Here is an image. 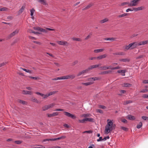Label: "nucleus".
<instances>
[{"mask_svg":"<svg viewBox=\"0 0 148 148\" xmlns=\"http://www.w3.org/2000/svg\"><path fill=\"white\" fill-rule=\"evenodd\" d=\"M112 120L110 119H108L107 124L105 127V129L104 131L105 133L106 134H108L109 133L111 132V126L112 125L113 122Z\"/></svg>","mask_w":148,"mask_h":148,"instance_id":"obj_1","label":"nucleus"},{"mask_svg":"<svg viewBox=\"0 0 148 148\" xmlns=\"http://www.w3.org/2000/svg\"><path fill=\"white\" fill-rule=\"evenodd\" d=\"M54 105V104L52 103L47 105L45 106L42 108V110L43 111H45L50 108H52Z\"/></svg>","mask_w":148,"mask_h":148,"instance_id":"obj_2","label":"nucleus"},{"mask_svg":"<svg viewBox=\"0 0 148 148\" xmlns=\"http://www.w3.org/2000/svg\"><path fill=\"white\" fill-rule=\"evenodd\" d=\"M64 112V115L68 117L71 118L73 119H75L76 118V116L74 115L71 114L69 112Z\"/></svg>","mask_w":148,"mask_h":148,"instance_id":"obj_3","label":"nucleus"},{"mask_svg":"<svg viewBox=\"0 0 148 148\" xmlns=\"http://www.w3.org/2000/svg\"><path fill=\"white\" fill-rule=\"evenodd\" d=\"M75 77V75L74 74H69L68 75L64 76V79H74Z\"/></svg>","mask_w":148,"mask_h":148,"instance_id":"obj_4","label":"nucleus"},{"mask_svg":"<svg viewBox=\"0 0 148 148\" xmlns=\"http://www.w3.org/2000/svg\"><path fill=\"white\" fill-rule=\"evenodd\" d=\"M141 0H132L130 2L131 7L136 6L139 1Z\"/></svg>","mask_w":148,"mask_h":148,"instance_id":"obj_5","label":"nucleus"},{"mask_svg":"<svg viewBox=\"0 0 148 148\" xmlns=\"http://www.w3.org/2000/svg\"><path fill=\"white\" fill-rule=\"evenodd\" d=\"M57 92V91H53V92H50L47 94L45 95V94L44 96V97H43V99L46 98L56 93Z\"/></svg>","mask_w":148,"mask_h":148,"instance_id":"obj_6","label":"nucleus"},{"mask_svg":"<svg viewBox=\"0 0 148 148\" xmlns=\"http://www.w3.org/2000/svg\"><path fill=\"white\" fill-rule=\"evenodd\" d=\"M131 46V49H132L136 48V47L139 46L138 42H134L130 44Z\"/></svg>","mask_w":148,"mask_h":148,"instance_id":"obj_7","label":"nucleus"},{"mask_svg":"<svg viewBox=\"0 0 148 148\" xmlns=\"http://www.w3.org/2000/svg\"><path fill=\"white\" fill-rule=\"evenodd\" d=\"M19 32V30L16 29L15 31L12 32L9 35V37L11 38L13 36H14L16 34H17Z\"/></svg>","mask_w":148,"mask_h":148,"instance_id":"obj_8","label":"nucleus"},{"mask_svg":"<svg viewBox=\"0 0 148 148\" xmlns=\"http://www.w3.org/2000/svg\"><path fill=\"white\" fill-rule=\"evenodd\" d=\"M32 148H45V147L40 145H35L31 146Z\"/></svg>","mask_w":148,"mask_h":148,"instance_id":"obj_9","label":"nucleus"},{"mask_svg":"<svg viewBox=\"0 0 148 148\" xmlns=\"http://www.w3.org/2000/svg\"><path fill=\"white\" fill-rule=\"evenodd\" d=\"M130 60L129 58H121L119 59V61L120 62H129L130 61Z\"/></svg>","mask_w":148,"mask_h":148,"instance_id":"obj_10","label":"nucleus"},{"mask_svg":"<svg viewBox=\"0 0 148 148\" xmlns=\"http://www.w3.org/2000/svg\"><path fill=\"white\" fill-rule=\"evenodd\" d=\"M111 66H101L99 67L100 70H105L106 69H110Z\"/></svg>","mask_w":148,"mask_h":148,"instance_id":"obj_11","label":"nucleus"},{"mask_svg":"<svg viewBox=\"0 0 148 148\" xmlns=\"http://www.w3.org/2000/svg\"><path fill=\"white\" fill-rule=\"evenodd\" d=\"M58 112H53L52 114H47V115L48 117H50L53 116H56L58 115Z\"/></svg>","mask_w":148,"mask_h":148,"instance_id":"obj_12","label":"nucleus"},{"mask_svg":"<svg viewBox=\"0 0 148 148\" xmlns=\"http://www.w3.org/2000/svg\"><path fill=\"white\" fill-rule=\"evenodd\" d=\"M57 42L58 44L61 45H65L68 44L66 41H58Z\"/></svg>","mask_w":148,"mask_h":148,"instance_id":"obj_13","label":"nucleus"},{"mask_svg":"<svg viewBox=\"0 0 148 148\" xmlns=\"http://www.w3.org/2000/svg\"><path fill=\"white\" fill-rule=\"evenodd\" d=\"M112 72V71L110 70L102 71L99 73L100 75H105L107 74L110 73Z\"/></svg>","mask_w":148,"mask_h":148,"instance_id":"obj_14","label":"nucleus"},{"mask_svg":"<svg viewBox=\"0 0 148 148\" xmlns=\"http://www.w3.org/2000/svg\"><path fill=\"white\" fill-rule=\"evenodd\" d=\"M88 73V72H87L86 69L85 70L79 72L77 74V76H79L84 73Z\"/></svg>","mask_w":148,"mask_h":148,"instance_id":"obj_15","label":"nucleus"},{"mask_svg":"<svg viewBox=\"0 0 148 148\" xmlns=\"http://www.w3.org/2000/svg\"><path fill=\"white\" fill-rule=\"evenodd\" d=\"M148 43V40L143 41H141L138 42L139 46L145 45Z\"/></svg>","mask_w":148,"mask_h":148,"instance_id":"obj_16","label":"nucleus"},{"mask_svg":"<svg viewBox=\"0 0 148 148\" xmlns=\"http://www.w3.org/2000/svg\"><path fill=\"white\" fill-rule=\"evenodd\" d=\"M107 56L106 54L101 55L97 57V59L98 60L101 59L103 58H105Z\"/></svg>","mask_w":148,"mask_h":148,"instance_id":"obj_17","label":"nucleus"},{"mask_svg":"<svg viewBox=\"0 0 148 148\" xmlns=\"http://www.w3.org/2000/svg\"><path fill=\"white\" fill-rule=\"evenodd\" d=\"M116 38H106L103 39L105 40H111L112 41H114L115 40Z\"/></svg>","mask_w":148,"mask_h":148,"instance_id":"obj_18","label":"nucleus"},{"mask_svg":"<svg viewBox=\"0 0 148 148\" xmlns=\"http://www.w3.org/2000/svg\"><path fill=\"white\" fill-rule=\"evenodd\" d=\"M144 8V7H143L141 6L137 8H133V10L135 11H137L138 10H142Z\"/></svg>","mask_w":148,"mask_h":148,"instance_id":"obj_19","label":"nucleus"},{"mask_svg":"<svg viewBox=\"0 0 148 148\" xmlns=\"http://www.w3.org/2000/svg\"><path fill=\"white\" fill-rule=\"evenodd\" d=\"M115 55L124 56L125 53L123 52H116L113 53Z\"/></svg>","mask_w":148,"mask_h":148,"instance_id":"obj_20","label":"nucleus"},{"mask_svg":"<svg viewBox=\"0 0 148 148\" xmlns=\"http://www.w3.org/2000/svg\"><path fill=\"white\" fill-rule=\"evenodd\" d=\"M94 5V4L93 3H90L87 6L85 7L84 9H83V10H87L90 8L92 6Z\"/></svg>","mask_w":148,"mask_h":148,"instance_id":"obj_21","label":"nucleus"},{"mask_svg":"<svg viewBox=\"0 0 148 148\" xmlns=\"http://www.w3.org/2000/svg\"><path fill=\"white\" fill-rule=\"evenodd\" d=\"M132 86V84L129 83H124L122 84V86L124 87H130Z\"/></svg>","mask_w":148,"mask_h":148,"instance_id":"obj_22","label":"nucleus"},{"mask_svg":"<svg viewBox=\"0 0 148 148\" xmlns=\"http://www.w3.org/2000/svg\"><path fill=\"white\" fill-rule=\"evenodd\" d=\"M66 137L65 136H62L61 137H59L57 138H53V141H55L56 140H60L61 139H63L65 138H66Z\"/></svg>","mask_w":148,"mask_h":148,"instance_id":"obj_23","label":"nucleus"},{"mask_svg":"<svg viewBox=\"0 0 148 148\" xmlns=\"http://www.w3.org/2000/svg\"><path fill=\"white\" fill-rule=\"evenodd\" d=\"M22 93L23 94L26 95H31L32 94L31 91L25 90H23L22 91Z\"/></svg>","mask_w":148,"mask_h":148,"instance_id":"obj_24","label":"nucleus"},{"mask_svg":"<svg viewBox=\"0 0 148 148\" xmlns=\"http://www.w3.org/2000/svg\"><path fill=\"white\" fill-rule=\"evenodd\" d=\"M108 21V18H105L103 20H101L99 21V23L101 24H102L104 23L105 22H106L107 21Z\"/></svg>","mask_w":148,"mask_h":148,"instance_id":"obj_25","label":"nucleus"},{"mask_svg":"<svg viewBox=\"0 0 148 148\" xmlns=\"http://www.w3.org/2000/svg\"><path fill=\"white\" fill-rule=\"evenodd\" d=\"M18 101L19 103H22L23 105H26L27 104V102L18 99Z\"/></svg>","mask_w":148,"mask_h":148,"instance_id":"obj_26","label":"nucleus"},{"mask_svg":"<svg viewBox=\"0 0 148 148\" xmlns=\"http://www.w3.org/2000/svg\"><path fill=\"white\" fill-rule=\"evenodd\" d=\"M38 1L43 5H46L47 4L45 0H38Z\"/></svg>","mask_w":148,"mask_h":148,"instance_id":"obj_27","label":"nucleus"},{"mask_svg":"<svg viewBox=\"0 0 148 148\" xmlns=\"http://www.w3.org/2000/svg\"><path fill=\"white\" fill-rule=\"evenodd\" d=\"M94 83L93 82H90L84 83H82V84L83 85H85L86 86L90 85Z\"/></svg>","mask_w":148,"mask_h":148,"instance_id":"obj_28","label":"nucleus"},{"mask_svg":"<svg viewBox=\"0 0 148 148\" xmlns=\"http://www.w3.org/2000/svg\"><path fill=\"white\" fill-rule=\"evenodd\" d=\"M132 102V101L131 100L126 101H124L123 104L124 105H126Z\"/></svg>","mask_w":148,"mask_h":148,"instance_id":"obj_29","label":"nucleus"},{"mask_svg":"<svg viewBox=\"0 0 148 148\" xmlns=\"http://www.w3.org/2000/svg\"><path fill=\"white\" fill-rule=\"evenodd\" d=\"M86 121H88L90 122H94V119L92 118H85Z\"/></svg>","mask_w":148,"mask_h":148,"instance_id":"obj_30","label":"nucleus"},{"mask_svg":"<svg viewBox=\"0 0 148 148\" xmlns=\"http://www.w3.org/2000/svg\"><path fill=\"white\" fill-rule=\"evenodd\" d=\"M127 117L128 119L130 120H134L135 119V117L131 115H128Z\"/></svg>","mask_w":148,"mask_h":148,"instance_id":"obj_31","label":"nucleus"},{"mask_svg":"<svg viewBox=\"0 0 148 148\" xmlns=\"http://www.w3.org/2000/svg\"><path fill=\"white\" fill-rule=\"evenodd\" d=\"M21 69H22L23 71H25L27 73H32V70H29L27 69H25L22 68L21 67Z\"/></svg>","mask_w":148,"mask_h":148,"instance_id":"obj_32","label":"nucleus"},{"mask_svg":"<svg viewBox=\"0 0 148 148\" xmlns=\"http://www.w3.org/2000/svg\"><path fill=\"white\" fill-rule=\"evenodd\" d=\"M104 50L103 49H95L94 50V52L95 53H99L103 51Z\"/></svg>","mask_w":148,"mask_h":148,"instance_id":"obj_33","label":"nucleus"},{"mask_svg":"<svg viewBox=\"0 0 148 148\" xmlns=\"http://www.w3.org/2000/svg\"><path fill=\"white\" fill-rule=\"evenodd\" d=\"M130 4H130V2L129 3V2H123V3H122L121 4V5L123 6V5H127L131 7V5H130Z\"/></svg>","mask_w":148,"mask_h":148,"instance_id":"obj_34","label":"nucleus"},{"mask_svg":"<svg viewBox=\"0 0 148 148\" xmlns=\"http://www.w3.org/2000/svg\"><path fill=\"white\" fill-rule=\"evenodd\" d=\"M72 39L74 41H81L82 40L81 39L79 38H72Z\"/></svg>","mask_w":148,"mask_h":148,"instance_id":"obj_35","label":"nucleus"},{"mask_svg":"<svg viewBox=\"0 0 148 148\" xmlns=\"http://www.w3.org/2000/svg\"><path fill=\"white\" fill-rule=\"evenodd\" d=\"M25 8V6H23L19 11V13H20V14L24 10Z\"/></svg>","mask_w":148,"mask_h":148,"instance_id":"obj_36","label":"nucleus"},{"mask_svg":"<svg viewBox=\"0 0 148 148\" xmlns=\"http://www.w3.org/2000/svg\"><path fill=\"white\" fill-rule=\"evenodd\" d=\"M128 14V13H124L123 14H122L121 15H119L118 17L119 18H121L124 16H127V15Z\"/></svg>","mask_w":148,"mask_h":148,"instance_id":"obj_37","label":"nucleus"},{"mask_svg":"<svg viewBox=\"0 0 148 148\" xmlns=\"http://www.w3.org/2000/svg\"><path fill=\"white\" fill-rule=\"evenodd\" d=\"M143 124L142 122H140L136 126V128L138 129L140 128L142 126Z\"/></svg>","mask_w":148,"mask_h":148,"instance_id":"obj_38","label":"nucleus"},{"mask_svg":"<svg viewBox=\"0 0 148 148\" xmlns=\"http://www.w3.org/2000/svg\"><path fill=\"white\" fill-rule=\"evenodd\" d=\"M93 65H91L89 66L87 69H86L88 72L90 70H92L93 69Z\"/></svg>","mask_w":148,"mask_h":148,"instance_id":"obj_39","label":"nucleus"},{"mask_svg":"<svg viewBox=\"0 0 148 148\" xmlns=\"http://www.w3.org/2000/svg\"><path fill=\"white\" fill-rule=\"evenodd\" d=\"M131 45H130V44H129L128 45H126V46H125V49H126V50H128L129 49H131Z\"/></svg>","mask_w":148,"mask_h":148,"instance_id":"obj_40","label":"nucleus"},{"mask_svg":"<svg viewBox=\"0 0 148 148\" xmlns=\"http://www.w3.org/2000/svg\"><path fill=\"white\" fill-rule=\"evenodd\" d=\"M91 115L89 114H82V116L84 117H90Z\"/></svg>","mask_w":148,"mask_h":148,"instance_id":"obj_41","label":"nucleus"},{"mask_svg":"<svg viewBox=\"0 0 148 148\" xmlns=\"http://www.w3.org/2000/svg\"><path fill=\"white\" fill-rule=\"evenodd\" d=\"M30 11L31 12L30 15L31 16H32L33 15L34 13L35 12V10L34 8H32L30 10Z\"/></svg>","mask_w":148,"mask_h":148,"instance_id":"obj_42","label":"nucleus"},{"mask_svg":"<svg viewBox=\"0 0 148 148\" xmlns=\"http://www.w3.org/2000/svg\"><path fill=\"white\" fill-rule=\"evenodd\" d=\"M29 31H30V32L36 34H41V33H39V32H37L33 31L32 30H29Z\"/></svg>","mask_w":148,"mask_h":148,"instance_id":"obj_43","label":"nucleus"},{"mask_svg":"<svg viewBox=\"0 0 148 148\" xmlns=\"http://www.w3.org/2000/svg\"><path fill=\"white\" fill-rule=\"evenodd\" d=\"M13 142L14 143L17 144H20L22 143V141L21 140H16L14 141H13Z\"/></svg>","mask_w":148,"mask_h":148,"instance_id":"obj_44","label":"nucleus"},{"mask_svg":"<svg viewBox=\"0 0 148 148\" xmlns=\"http://www.w3.org/2000/svg\"><path fill=\"white\" fill-rule=\"evenodd\" d=\"M78 121L79 123H85L86 121L85 118L82 120H79Z\"/></svg>","mask_w":148,"mask_h":148,"instance_id":"obj_45","label":"nucleus"},{"mask_svg":"<svg viewBox=\"0 0 148 148\" xmlns=\"http://www.w3.org/2000/svg\"><path fill=\"white\" fill-rule=\"evenodd\" d=\"M117 72L119 73H124L125 72V70H118L117 71Z\"/></svg>","mask_w":148,"mask_h":148,"instance_id":"obj_46","label":"nucleus"},{"mask_svg":"<svg viewBox=\"0 0 148 148\" xmlns=\"http://www.w3.org/2000/svg\"><path fill=\"white\" fill-rule=\"evenodd\" d=\"M96 59H97V57H90L88 58V59L89 60H95Z\"/></svg>","mask_w":148,"mask_h":148,"instance_id":"obj_47","label":"nucleus"},{"mask_svg":"<svg viewBox=\"0 0 148 148\" xmlns=\"http://www.w3.org/2000/svg\"><path fill=\"white\" fill-rule=\"evenodd\" d=\"M147 92H148V89H146L142 90L140 91V92L142 93H145Z\"/></svg>","mask_w":148,"mask_h":148,"instance_id":"obj_48","label":"nucleus"},{"mask_svg":"<svg viewBox=\"0 0 148 148\" xmlns=\"http://www.w3.org/2000/svg\"><path fill=\"white\" fill-rule=\"evenodd\" d=\"M40 30V31L41 32H45V33H47V30H46V29H43V28H40V30Z\"/></svg>","mask_w":148,"mask_h":148,"instance_id":"obj_49","label":"nucleus"},{"mask_svg":"<svg viewBox=\"0 0 148 148\" xmlns=\"http://www.w3.org/2000/svg\"><path fill=\"white\" fill-rule=\"evenodd\" d=\"M49 141H53V138L44 139L43 140L42 142H44Z\"/></svg>","mask_w":148,"mask_h":148,"instance_id":"obj_50","label":"nucleus"},{"mask_svg":"<svg viewBox=\"0 0 148 148\" xmlns=\"http://www.w3.org/2000/svg\"><path fill=\"white\" fill-rule=\"evenodd\" d=\"M32 101L33 102L38 103V101L35 98H32Z\"/></svg>","mask_w":148,"mask_h":148,"instance_id":"obj_51","label":"nucleus"},{"mask_svg":"<svg viewBox=\"0 0 148 148\" xmlns=\"http://www.w3.org/2000/svg\"><path fill=\"white\" fill-rule=\"evenodd\" d=\"M101 64H95L92 65L94 69H95L98 67L99 66H100L101 65Z\"/></svg>","mask_w":148,"mask_h":148,"instance_id":"obj_52","label":"nucleus"},{"mask_svg":"<svg viewBox=\"0 0 148 148\" xmlns=\"http://www.w3.org/2000/svg\"><path fill=\"white\" fill-rule=\"evenodd\" d=\"M141 118L144 120H148V117L146 116H142Z\"/></svg>","mask_w":148,"mask_h":148,"instance_id":"obj_53","label":"nucleus"},{"mask_svg":"<svg viewBox=\"0 0 148 148\" xmlns=\"http://www.w3.org/2000/svg\"><path fill=\"white\" fill-rule=\"evenodd\" d=\"M29 77L30 78L34 79L35 80H37L39 79V77H33L31 76H29Z\"/></svg>","mask_w":148,"mask_h":148,"instance_id":"obj_54","label":"nucleus"},{"mask_svg":"<svg viewBox=\"0 0 148 148\" xmlns=\"http://www.w3.org/2000/svg\"><path fill=\"white\" fill-rule=\"evenodd\" d=\"M7 8L5 7H3L0 8V11H4L7 10Z\"/></svg>","mask_w":148,"mask_h":148,"instance_id":"obj_55","label":"nucleus"},{"mask_svg":"<svg viewBox=\"0 0 148 148\" xmlns=\"http://www.w3.org/2000/svg\"><path fill=\"white\" fill-rule=\"evenodd\" d=\"M96 112H99L100 113L102 114L103 113V111L102 110L100 109H97L96 110Z\"/></svg>","mask_w":148,"mask_h":148,"instance_id":"obj_56","label":"nucleus"},{"mask_svg":"<svg viewBox=\"0 0 148 148\" xmlns=\"http://www.w3.org/2000/svg\"><path fill=\"white\" fill-rule=\"evenodd\" d=\"M120 69V67L119 66H118L117 67H113V68H111L110 67V69L111 70H115L116 69Z\"/></svg>","mask_w":148,"mask_h":148,"instance_id":"obj_57","label":"nucleus"},{"mask_svg":"<svg viewBox=\"0 0 148 148\" xmlns=\"http://www.w3.org/2000/svg\"><path fill=\"white\" fill-rule=\"evenodd\" d=\"M93 78V80L94 81L95 80H98L100 79V78L98 77H92Z\"/></svg>","mask_w":148,"mask_h":148,"instance_id":"obj_58","label":"nucleus"},{"mask_svg":"<svg viewBox=\"0 0 148 148\" xmlns=\"http://www.w3.org/2000/svg\"><path fill=\"white\" fill-rule=\"evenodd\" d=\"M115 127H116V125L115 124H113L112 126L111 127V132L112 131V130H114L115 129Z\"/></svg>","mask_w":148,"mask_h":148,"instance_id":"obj_59","label":"nucleus"},{"mask_svg":"<svg viewBox=\"0 0 148 148\" xmlns=\"http://www.w3.org/2000/svg\"><path fill=\"white\" fill-rule=\"evenodd\" d=\"M121 128L124 131H127L128 130V128L126 127H121Z\"/></svg>","mask_w":148,"mask_h":148,"instance_id":"obj_60","label":"nucleus"},{"mask_svg":"<svg viewBox=\"0 0 148 148\" xmlns=\"http://www.w3.org/2000/svg\"><path fill=\"white\" fill-rule=\"evenodd\" d=\"M7 63L5 62H3L1 63H0V67H1V66H4L6 64H7Z\"/></svg>","mask_w":148,"mask_h":148,"instance_id":"obj_61","label":"nucleus"},{"mask_svg":"<svg viewBox=\"0 0 148 148\" xmlns=\"http://www.w3.org/2000/svg\"><path fill=\"white\" fill-rule=\"evenodd\" d=\"M142 97L144 98H148V95L143 94L142 96Z\"/></svg>","mask_w":148,"mask_h":148,"instance_id":"obj_62","label":"nucleus"},{"mask_svg":"<svg viewBox=\"0 0 148 148\" xmlns=\"http://www.w3.org/2000/svg\"><path fill=\"white\" fill-rule=\"evenodd\" d=\"M78 63V61L77 60H75L72 63V65L74 66L76 64H77Z\"/></svg>","mask_w":148,"mask_h":148,"instance_id":"obj_63","label":"nucleus"},{"mask_svg":"<svg viewBox=\"0 0 148 148\" xmlns=\"http://www.w3.org/2000/svg\"><path fill=\"white\" fill-rule=\"evenodd\" d=\"M99 107L102 109H105L106 108V107L104 106L100 105L99 106Z\"/></svg>","mask_w":148,"mask_h":148,"instance_id":"obj_64","label":"nucleus"}]
</instances>
